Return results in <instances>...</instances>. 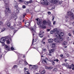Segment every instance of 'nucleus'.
Wrapping results in <instances>:
<instances>
[{
    "instance_id": "f257e3e1",
    "label": "nucleus",
    "mask_w": 74,
    "mask_h": 74,
    "mask_svg": "<svg viewBox=\"0 0 74 74\" xmlns=\"http://www.w3.org/2000/svg\"><path fill=\"white\" fill-rule=\"evenodd\" d=\"M3 1H4L5 3V6L6 7V11L9 12V13H10V14L11 12V11H10V10L8 7V6L9 5L8 3H9V1L7 0H3Z\"/></svg>"
},
{
    "instance_id": "f03ea898",
    "label": "nucleus",
    "mask_w": 74,
    "mask_h": 74,
    "mask_svg": "<svg viewBox=\"0 0 74 74\" xmlns=\"http://www.w3.org/2000/svg\"><path fill=\"white\" fill-rule=\"evenodd\" d=\"M16 24V23H14L13 26H11L10 27V29H12L13 30H14V33H16V32L18 31V30L19 29L18 28L16 27L17 26L16 25V24Z\"/></svg>"
},
{
    "instance_id": "7ed1b4c3",
    "label": "nucleus",
    "mask_w": 74,
    "mask_h": 74,
    "mask_svg": "<svg viewBox=\"0 0 74 74\" xmlns=\"http://www.w3.org/2000/svg\"><path fill=\"white\" fill-rule=\"evenodd\" d=\"M12 36L11 35L6 37V41L7 44H10L11 41H12Z\"/></svg>"
},
{
    "instance_id": "20e7f679",
    "label": "nucleus",
    "mask_w": 74,
    "mask_h": 74,
    "mask_svg": "<svg viewBox=\"0 0 74 74\" xmlns=\"http://www.w3.org/2000/svg\"><path fill=\"white\" fill-rule=\"evenodd\" d=\"M11 19H13L15 21L17 18V16L15 13H12L10 16Z\"/></svg>"
},
{
    "instance_id": "39448f33",
    "label": "nucleus",
    "mask_w": 74,
    "mask_h": 74,
    "mask_svg": "<svg viewBox=\"0 0 74 74\" xmlns=\"http://www.w3.org/2000/svg\"><path fill=\"white\" fill-rule=\"evenodd\" d=\"M37 24L38 25H39V26H40L41 29H45L46 28V26H45L42 24V22L40 21H38L37 22Z\"/></svg>"
},
{
    "instance_id": "423d86ee",
    "label": "nucleus",
    "mask_w": 74,
    "mask_h": 74,
    "mask_svg": "<svg viewBox=\"0 0 74 74\" xmlns=\"http://www.w3.org/2000/svg\"><path fill=\"white\" fill-rule=\"evenodd\" d=\"M58 33H55V37H56L57 38H59L60 37H62V36H63V35L61 34H62V33H61V34H60V35Z\"/></svg>"
},
{
    "instance_id": "0eeeda50",
    "label": "nucleus",
    "mask_w": 74,
    "mask_h": 74,
    "mask_svg": "<svg viewBox=\"0 0 74 74\" xmlns=\"http://www.w3.org/2000/svg\"><path fill=\"white\" fill-rule=\"evenodd\" d=\"M59 0H50L49 1L51 3H54V4H57L58 3Z\"/></svg>"
},
{
    "instance_id": "6e6552de",
    "label": "nucleus",
    "mask_w": 74,
    "mask_h": 74,
    "mask_svg": "<svg viewBox=\"0 0 74 74\" xmlns=\"http://www.w3.org/2000/svg\"><path fill=\"white\" fill-rule=\"evenodd\" d=\"M41 4L42 5H49V2L48 1L46 2H42L41 3Z\"/></svg>"
},
{
    "instance_id": "1a4fd4ad",
    "label": "nucleus",
    "mask_w": 74,
    "mask_h": 74,
    "mask_svg": "<svg viewBox=\"0 0 74 74\" xmlns=\"http://www.w3.org/2000/svg\"><path fill=\"white\" fill-rule=\"evenodd\" d=\"M18 3L17 2H16V1H14V8H18Z\"/></svg>"
},
{
    "instance_id": "9d476101",
    "label": "nucleus",
    "mask_w": 74,
    "mask_h": 74,
    "mask_svg": "<svg viewBox=\"0 0 74 74\" xmlns=\"http://www.w3.org/2000/svg\"><path fill=\"white\" fill-rule=\"evenodd\" d=\"M6 37L2 38L0 40V42H4L6 41Z\"/></svg>"
},
{
    "instance_id": "9b49d317",
    "label": "nucleus",
    "mask_w": 74,
    "mask_h": 74,
    "mask_svg": "<svg viewBox=\"0 0 74 74\" xmlns=\"http://www.w3.org/2000/svg\"><path fill=\"white\" fill-rule=\"evenodd\" d=\"M31 29L32 32H36V26H34L33 27H31Z\"/></svg>"
},
{
    "instance_id": "f8f14e48",
    "label": "nucleus",
    "mask_w": 74,
    "mask_h": 74,
    "mask_svg": "<svg viewBox=\"0 0 74 74\" xmlns=\"http://www.w3.org/2000/svg\"><path fill=\"white\" fill-rule=\"evenodd\" d=\"M5 47L6 48V50L7 51H10V47L8 46L7 45H5Z\"/></svg>"
},
{
    "instance_id": "ddd939ff",
    "label": "nucleus",
    "mask_w": 74,
    "mask_h": 74,
    "mask_svg": "<svg viewBox=\"0 0 74 74\" xmlns=\"http://www.w3.org/2000/svg\"><path fill=\"white\" fill-rule=\"evenodd\" d=\"M6 24L7 25L8 27H10V25H11L10 22L8 21H7L6 23Z\"/></svg>"
},
{
    "instance_id": "4468645a",
    "label": "nucleus",
    "mask_w": 74,
    "mask_h": 74,
    "mask_svg": "<svg viewBox=\"0 0 74 74\" xmlns=\"http://www.w3.org/2000/svg\"><path fill=\"white\" fill-rule=\"evenodd\" d=\"M28 69H26V68H24V70L25 71V74H28V71H26V70H27Z\"/></svg>"
},
{
    "instance_id": "2eb2a0df",
    "label": "nucleus",
    "mask_w": 74,
    "mask_h": 74,
    "mask_svg": "<svg viewBox=\"0 0 74 74\" xmlns=\"http://www.w3.org/2000/svg\"><path fill=\"white\" fill-rule=\"evenodd\" d=\"M38 68V66L37 65H33V69H34V70H36V69H37Z\"/></svg>"
},
{
    "instance_id": "dca6fc26",
    "label": "nucleus",
    "mask_w": 74,
    "mask_h": 74,
    "mask_svg": "<svg viewBox=\"0 0 74 74\" xmlns=\"http://www.w3.org/2000/svg\"><path fill=\"white\" fill-rule=\"evenodd\" d=\"M62 66H66V67H68L69 66V64L67 63H63L62 64Z\"/></svg>"
},
{
    "instance_id": "f3484780",
    "label": "nucleus",
    "mask_w": 74,
    "mask_h": 74,
    "mask_svg": "<svg viewBox=\"0 0 74 74\" xmlns=\"http://www.w3.org/2000/svg\"><path fill=\"white\" fill-rule=\"evenodd\" d=\"M56 46V43H53L52 44L51 48H55Z\"/></svg>"
},
{
    "instance_id": "a211bd4d",
    "label": "nucleus",
    "mask_w": 74,
    "mask_h": 74,
    "mask_svg": "<svg viewBox=\"0 0 74 74\" xmlns=\"http://www.w3.org/2000/svg\"><path fill=\"white\" fill-rule=\"evenodd\" d=\"M54 33H59V31L57 29V28L54 29L53 30Z\"/></svg>"
},
{
    "instance_id": "6ab92c4d",
    "label": "nucleus",
    "mask_w": 74,
    "mask_h": 74,
    "mask_svg": "<svg viewBox=\"0 0 74 74\" xmlns=\"http://www.w3.org/2000/svg\"><path fill=\"white\" fill-rule=\"evenodd\" d=\"M25 28H28V23H25V26H24Z\"/></svg>"
},
{
    "instance_id": "aec40b11",
    "label": "nucleus",
    "mask_w": 74,
    "mask_h": 74,
    "mask_svg": "<svg viewBox=\"0 0 74 74\" xmlns=\"http://www.w3.org/2000/svg\"><path fill=\"white\" fill-rule=\"evenodd\" d=\"M54 51H55V49H52L50 51H49V53H51L52 52H53Z\"/></svg>"
},
{
    "instance_id": "412c9836",
    "label": "nucleus",
    "mask_w": 74,
    "mask_h": 74,
    "mask_svg": "<svg viewBox=\"0 0 74 74\" xmlns=\"http://www.w3.org/2000/svg\"><path fill=\"white\" fill-rule=\"evenodd\" d=\"M53 39H50L48 40V41L50 43H51V42H53Z\"/></svg>"
},
{
    "instance_id": "4be33fe9",
    "label": "nucleus",
    "mask_w": 74,
    "mask_h": 74,
    "mask_svg": "<svg viewBox=\"0 0 74 74\" xmlns=\"http://www.w3.org/2000/svg\"><path fill=\"white\" fill-rule=\"evenodd\" d=\"M5 18H8V13L6 11L5 12Z\"/></svg>"
},
{
    "instance_id": "5701e85b",
    "label": "nucleus",
    "mask_w": 74,
    "mask_h": 74,
    "mask_svg": "<svg viewBox=\"0 0 74 74\" xmlns=\"http://www.w3.org/2000/svg\"><path fill=\"white\" fill-rule=\"evenodd\" d=\"M47 23H48V22H47L45 20H44L42 21V23L44 25H45Z\"/></svg>"
},
{
    "instance_id": "b1692460",
    "label": "nucleus",
    "mask_w": 74,
    "mask_h": 74,
    "mask_svg": "<svg viewBox=\"0 0 74 74\" xmlns=\"http://www.w3.org/2000/svg\"><path fill=\"white\" fill-rule=\"evenodd\" d=\"M26 15V14H24L23 15V17L22 16H20V19H22L23 18H25V16Z\"/></svg>"
},
{
    "instance_id": "393cba45",
    "label": "nucleus",
    "mask_w": 74,
    "mask_h": 74,
    "mask_svg": "<svg viewBox=\"0 0 74 74\" xmlns=\"http://www.w3.org/2000/svg\"><path fill=\"white\" fill-rule=\"evenodd\" d=\"M39 36L40 37L42 38V37H43L44 36V35L40 33L39 34Z\"/></svg>"
},
{
    "instance_id": "a878e982",
    "label": "nucleus",
    "mask_w": 74,
    "mask_h": 74,
    "mask_svg": "<svg viewBox=\"0 0 74 74\" xmlns=\"http://www.w3.org/2000/svg\"><path fill=\"white\" fill-rule=\"evenodd\" d=\"M28 65H29V69H32L33 68V65L29 64H28Z\"/></svg>"
},
{
    "instance_id": "bb28decb",
    "label": "nucleus",
    "mask_w": 74,
    "mask_h": 74,
    "mask_svg": "<svg viewBox=\"0 0 74 74\" xmlns=\"http://www.w3.org/2000/svg\"><path fill=\"white\" fill-rule=\"evenodd\" d=\"M54 41L56 42H59V40L57 38L55 39L54 40Z\"/></svg>"
},
{
    "instance_id": "cd10ccee",
    "label": "nucleus",
    "mask_w": 74,
    "mask_h": 74,
    "mask_svg": "<svg viewBox=\"0 0 74 74\" xmlns=\"http://www.w3.org/2000/svg\"><path fill=\"white\" fill-rule=\"evenodd\" d=\"M16 12L17 14H19V8H17L16 10Z\"/></svg>"
},
{
    "instance_id": "c85d7f7f",
    "label": "nucleus",
    "mask_w": 74,
    "mask_h": 74,
    "mask_svg": "<svg viewBox=\"0 0 74 74\" xmlns=\"http://www.w3.org/2000/svg\"><path fill=\"white\" fill-rule=\"evenodd\" d=\"M57 70H58V69H57V68H55L53 69V71H55V72H56Z\"/></svg>"
},
{
    "instance_id": "c756f323",
    "label": "nucleus",
    "mask_w": 74,
    "mask_h": 74,
    "mask_svg": "<svg viewBox=\"0 0 74 74\" xmlns=\"http://www.w3.org/2000/svg\"><path fill=\"white\" fill-rule=\"evenodd\" d=\"M34 34H33V38L32 42V44H33V43H34V39L33 38V36H34Z\"/></svg>"
},
{
    "instance_id": "7c9ffc66",
    "label": "nucleus",
    "mask_w": 74,
    "mask_h": 74,
    "mask_svg": "<svg viewBox=\"0 0 74 74\" xmlns=\"http://www.w3.org/2000/svg\"><path fill=\"white\" fill-rule=\"evenodd\" d=\"M33 3V0H30V1H29L28 2V3H29L30 4H31V3Z\"/></svg>"
},
{
    "instance_id": "2f4dec72",
    "label": "nucleus",
    "mask_w": 74,
    "mask_h": 74,
    "mask_svg": "<svg viewBox=\"0 0 74 74\" xmlns=\"http://www.w3.org/2000/svg\"><path fill=\"white\" fill-rule=\"evenodd\" d=\"M53 61H54L55 62V61H56V62H59V60H58V59H56L55 60L54 59L53 60Z\"/></svg>"
},
{
    "instance_id": "473e14b6",
    "label": "nucleus",
    "mask_w": 74,
    "mask_h": 74,
    "mask_svg": "<svg viewBox=\"0 0 74 74\" xmlns=\"http://www.w3.org/2000/svg\"><path fill=\"white\" fill-rule=\"evenodd\" d=\"M48 25L49 26H51V21H48Z\"/></svg>"
},
{
    "instance_id": "72a5a7b5",
    "label": "nucleus",
    "mask_w": 74,
    "mask_h": 74,
    "mask_svg": "<svg viewBox=\"0 0 74 74\" xmlns=\"http://www.w3.org/2000/svg\"><path fill=\"white\" fill-rule=\"evenodd\" d=\"M24 4L25 5H28V2L27 1H25L24 2Z\"/></svg>"
},
{
    "instance_id": "f704fd0d",
    "label": "nucleus",
    "mask_w": 74,
    "mask_h": 74,
    "mask_svg": "<svg viewBox=\"0 0 74 74\" xmlns=\"http://www.w3.org/2000/svg\"><path fill=\"white\" fill-rule=\"evenodd\" d=\"M11 50H15V49L14 48V46H12V47H11Z\"/></svg>"
},
{
    "instance_id": "c9c22d12",
    "label": "nucleus",
    "mask_w": 74,
    "mask_h": 74,
    "mask_svg": "<svg viewBox=\"0 0 74 74\" xmlns=\"http://www.w3.org/2000/svg\"><path fill=\"white\" fill-rule=\"evenodd\" d=\"M53 68L52 66H49V69L48 70H51V69H52Z\"/></svg>"
},
{
    "instance_id": "e433bc0d",
    "label": "nucleus",
    "mask_w": 74,
    "mask_h": 74,
    "mask_svg": "<svg viewBox=\"0 0 74 74\" xmlns=\"http://www.w3.org/2000/svg\"><path fill=\"white\" fill-rule=\"evenodd\" d=\"M45 71H42L41 74H45Z\"/></svg>"
},
{
    "instance_id": "4c0bfd02",
    "label": "nucleus",
    "mask_w": 74,
    "mask_h": 74,
    "mask_svg": "<svg viewBox=\"0 0 74 74\" xmlns=\"http://www.w3.org/2000/svg\"><path fill=\"white\" fill-rule=\"evenodd\" d=\"M63 44L64 45H67V42L64 41L63 42Z\"/></svg>"
},
{
    "instance_id": "58836bf2",
    "label": "nucleus",
    "mask_w": 74,
    "mask_h": 74,
    "mask_svg": "<svg viewBox=\"0 0 74 74\" xmlns=\"http://www.w3.org/2000/svg\"><path fill=\"white\" fill-rule=\"evenodd\" d=\"M72 68V67H71V65L69 66H68V68L70 69H71Z\"/></svg>"
},
{
    "instance_id": "ea45409f",
    "label": "nucleus",
    "mask_w": 74,
    "mask_h": 74,
    "mask_svg": "<svg viewBox=\"0 0 74 74\" xmlns=\"http://www.w3.org/2000/svg\"><path fill=\"white\" fill-rule=\"evenodd\" d=\"M63 40V38L61 37L59 39V40L60 41Z\"/></svg>"
},
{
    "instance_id": "a19ab883",
    "label": "nucleus",
    "mask_w": 74,
    "mask_h": 74,
    "mask_svg": "<svg viewBox=\"0 0 74 74\" xmlns=\"http://www.w3.org/2000/svg\"><path fill=\"white\" fill-rule=\"evenodd\" d=\"M51 63L53 65H54L55 64V62L53 61H52Z\"/></svg>"
},
{
    "instance_id": "79ce46f5",
    "label": "nucleus",
    "mask_w": 74,
    "mask_h": 74,
    "mask_svg": "<svg viewBox=\"0 0 74 74\" xmlns=\"http://www.w3.org/2000/svg\"><path fill=\"white\" fill-rule=\"evenodd\" d=\"M5 30V28H3L2 29L1 31V32H4V30Z\"/></svg>"
},
{
    "instance_id": "37998d69",
    "label": "nucleus",
    "mask_w": 74,
    "mask_h": 74,
    "mask_svg": "<svg viewBox=\"0 0 74 74\" xmlns=\"http://www.w3.org/2000/svg\"><path fill=\"white\" fill-rule=\"evenodd\" d=\"M40 33L41 34H42V33H44V32L42 30L40 31Z\"/></svg>"
},
{
    "instance_id": "c03bdc74",
    "label": "nucleus",
    "mask_w": 74,
    "mask_h": 74,
    "mask_svg": "<svg viewBox=\"0 0 74 74\" xmlns=\"http://www.w3.org/2000/svg\"><path fill=\"white\" fill-rule=\"evenodd\" d=\"M53 30H51L50 32V34H53Z\"/></svg>"
},
{
    "instance_id": "a18cd8bd",
    "label": "nucleus",
    "mask_w": 74,
    "mask_h": 74,
    "mask_svg": "<svg viewBox=\"0 0 74 74\" xmlns=\"http://www.w3.org/2000/svg\"><path fill=\"white\" fill-rule=\"evenodd\" d=\"M18 66L17 65H14V68H16L17 67H18Z\"/></svg>"
},
{
    "instance_id": "49530a36",
    "label": "nucleus",
    "mask_w": 74,
    "mask_h": 74,
    "mask_svg": "<svg viewBox=\"0 0 74 74\" xmlns=\"http://www.w3.org/2000/svg\"><path fill=\"white\" fill-rule=\"evenodd\" d=\"M2 44V46H4L5 44H4V42H1Z\"/></svg>"
},
{
    "instance_id": "de8ad7c7",
    "label": "nucleus",
    "mask_w": 74,
    "mask_h": 74,
    "mask_svg": "<svg viewBox=\"0 0 74 74\" xmlns=\"http://www.w3.org/2000/svg\"><path fill=\"white\" fill-rule=\"evenodd\" d=\"M19 2H20L21 3H22L23 2H24V1L23 0H18Z\"/></svg>"
},
{
    "instance_id": "09e8293b",
    "label": "nucleus",
    "mask_w": 74,
    "mask_h": 74,
    "mask_svg": "<svg viewBox=\"0 0 74 74\" xmlns=\"http://www.w3.org/2000/svg\"><path fill=\"white\" fill-rule=\"evenodd\" d=\"M22 8H26V6L25 5H23Z\"/></svg>"
},
{
    "instance_id": "8fccbe9b",
    "label": "nucleus",
    "mask_w": 74,
    "mask_h": 74,
    "mask_svg": "<svg viewBox=\"0 0 74 74\" xmlns=\"http://www.w3.org/2000/svg\"><path fill=\"white\" fill-rule=\"evenodd\" d=\"M47 14H49V15H51V13L50 12H47Z\"/></svg>"
},
{
    "instance_id": "3c124183",
    "label": "nucleus",
    "mask_w": 74,
    "mask_h": 74,
    "mask_svg": "<svg viewBox=\"0 0 74 74\" xmlns=\"http://www.w3.org/2000/svg\"><path fill=\"white\" fill-rule=\"evenodd\" d=\"M45 69H48H48H49V67L47 66H45Z\"/></svg>"
},
{
    "instance_id": "603ef678",
    "label": "nucleus",
    "mask_w": 74,
    "mask_h": 74,
    "mask_svg": "<svg viewBox=\"0 0 74 74\" xmlns=\"http://www.w3.org/2000/svg\"><path fill=\"white\" fill-rule=\"evenodd\" d=\"M51 30V29H47L46 31L47 32H49Z\"/></svg>"
},
{
    "instance_id": "864d4df0",
    "label": "nucleus",
    "mask_w": 74,
    "mask_h": 74,
    "mask_svg": "<svg viewBox=\"0 0 74 74\" xmlns=\"http://www.w3.org/2000/svg\"><path fill=\"white\" fill-rule=\"evenodd\" d=\"M25 65H27V62H26V61L25 62Z\"/></svg>"
},
{
    "instance_id": "5fc2aeb1",
    "label": "nucleus",
    "mask_w": 74,
    "mask_h": 74,
    "mask_svg": "<svg viewBox=\"0 0 74 74\" xmlns=\"http://www.w3.org/2000/svg\"><path fill=\"white\" fill-rule=\"evenodd\" d=\"M68 35L70 37H71V34H70V33L68 34Z\"/></svg>"
},
{
    "instance_id": "6e6d98bb",
    "label": "nucleus",
    "mask_w": 74,
    "mask_h": 74,
    "mask_svg": "<svg viewBox=\"0 0 74 74\" xmlns=\"http://www.w3.org/2000/svg\"><path fill=\"white\" fill-rule=\"evenodd\" d=\"M63 56V55L62 54H61L60 55V57H61V58H62Z\"/></svg>"
},
{
    "instance_id": "4d7b16f0",
    "label": "nucleus",
    "mask_w": 74,
    "mask_h": 74,
    "mask_svg": "<svg viewBox=\"0 0 74 74\" xmlns=\"http://www.w3.org/2000/svg\"><path fill=\"white\" fill-rule=\"evenodd\" d=\"M41 42H42V44H44L45 43V42L44 41H43V42H42V40Z\"/></svg>"
},
{
    "instance_id": "13d9d810",
    "label": "nucleus",
    "mask_w": 74,
    "mask_h": 74,
    "mask_svg": "<svg viewBox=\"0 0 74 74\" xmlns=\"http://www.w3.org/2000/svg\"><path fill=\"white\" fill-rule=\"evenodd\" d=\"M56 23V21H54L53 22V25H55V23Z\"/></svg>"
},
{
    "instance_id": "bf43d9fd",
    "label": "nucleus",
    "mask_w": 74,
    "mask_h": 74,
    "mask_svg": "<svg viewBox=\"0 0 74 74\" xmlns=\"http://www.w3.org/2000/svg\"><path fill=\"white\" fill-rule=\"evenodd\" d=\"M29 25H28V26H29V27L30 26V22H28Z\"/></svg>"
},
{
    "instance_id": "052dcab7",
    "label": "nucleus",
    "mask_w": 74,
    "mask_h": 74,
    "mask_svg": "<svg viewBox=\"0 0 74 74\" xmlns=\"http://www.w3.org/2000/svg\"><path fill=\"white\" fill-rule=\"evenodd\" d=\"M45 51H46V49L44 48L42 50V51H43V52H44Z\"/></svg>"
},
{
    "instance_id": "680f3d73",
    "label": "nucleus",
    "mask_w": 74,
    "mask_h": 74,
    "mask_svg": "<svg viewBox=\"0 0 74 74\" xmlns=\"http://www.w3.org/2000/svg\"><path fill=\"white\" fill-rule=\"evenodd\" d=\"M18 23L19 24H18V25H21V22H19Z\"/></svg>"
},
{
    "instance_id": "e2e57ef3",
    "label": "nucleus",
    "mask_w": 74,
    "mask_h": 74,
    "mask_svg": "<svg viewBox=\"0 0 74 74\" xmlns=\"http://www.w3.org/2000/svg\"><path fill=\"white\" fill-rule=\"evenodd\" d=\"M36 21H37V22H38V21H38V18H36Z\"/></svg>"
},
{
    "instance_id": "0e129e2a",
    "label": "nucleus",
    "mask_w": 74,
    "mask_h": 74,
    "mask_svg": "<svg viewBox=\"0 0 74 74\" xmlns=\"http://www.w3.org/2000/svg\"><path fill=\"white\" fill-rule=\"evenodd\" d=\"M44 40H45V38H44L43 39H42V42H43V41H44Z\"/></svg>"
},
{
    "instance_id": "69168bd1",
    "label": "nucleus",
    "mask_w": 74,
    "mask_h": 74,
    "mask_svg": "<svg viewBox=\"0 0 74 74\" xmlns=\"http://www.w3.org/2000/svg\"><path fill=\"white\" fill-rule=\"evenodd\" d=\"M71 66H72V67H74V64H71Z\"/></svg>"
},
{
    "instance_id": "338daca9",
    "label": "nucleus",
    "mask_w": 74,
    "mask_h": 74,
    "mask_svg": "<svg viewBox=\"0 0 74 74\" xmlns=\"http://www.w3.org/2000/svg\"><path fill=\"white\" fill-rule=\"evenodd\" d=\"M3 23L2 22L0 21V25H1Z\"/></svg>"
},
{
    "instance_id": "774afa93",
    "label": "nucleus",
    "mask_w": 74,
    "mask_h": 74,
    "mask_svg": "<svg viewBox=\"0 0 74 74\" xmlns=\"http://www.w3.org/2000/svg\"><path fill=\"white\" fill-rule=\"evenodd\" d=\"M72 25L74 27V22H73V23H72Z\"/></svg>"
}]
</instances>
